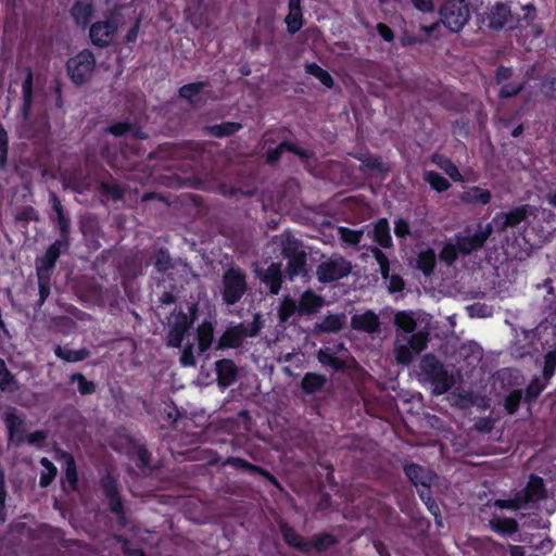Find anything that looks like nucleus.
<instances>
[{
    "label": "nucleus",
    "mask_w": 556,
    "mask_h": 556,
    "mask_svg": "<svg viewBox=\"0 0 556 556\" xmlns=\"http://www.w3.org/2000/svg\"><path fill=\"white\" fill-rule=\"evenodd\" d=\"M414 7L425 13L432 12L434 10V5L432 0H410Z\"/></svg>",
    "instance_id": "64"
},
{
    "label": "nucleus",
    "mask_w": 556,
    "mask_h": 556,
    "mask_svg": "<svg viewBox=\"0 0 556 556\" xmlns=\"http://www.w3.org/2000/svg\"><path fill=\"white\" fill-rule=\"evenodd\" d=\"M214 331L211 323L204 321L198 328L200 352L206 351L213 342Z\"/></svg>",
    "instance_id": "33"
},
{
    "label": "nucleus",
    "mask_w": 556,
    "mask_h": 556,
    "mask_svg": "<svg viewBox=\"0 0 556 556\" xmlns=\"http://www.w3.org/2000/svg\"><path fill=\"white\" fill-rule=\"evenodd\" d=\"M65 457H66L65 477H66V480L70 483V485L72 488H75L76 483H77V471H76L75 462H74L73 457L70 455H66Z\"/></svg>",
    "instance_id": "52"
},
{
    "label": "nucleus",
    "mask_w": 556,
    "mask_h": 556,
    "mask_svg": "<svg viewBox=\"0 0 556 556\" xmlns=\"http://www.w3.org/2000/svg\"><path fill=\"white\" fill-rule=\"evenodd\" d=\"M248 288L247 275L238 266L229 267L223 275L222 295L228 305L236 304L245 293Z\"/></svg>",
    "instance_id": "2"
},
{
    "label": "nucleus",
    "mask_w": 556,
    "mask_h": 556,
    "mask_svg": "<svg viewBox=\"0 0 556 556\" xmlns=\"http://www.w3.org/2000/svg\"><path fill=\"white\" fill-rule=\"evenodd\" d=\"M311 547H315L318 551L325 549L327 546L334 544V539L332 535L326 534L320 538H317L314 542H308Z\"/></svg>",
    "instance_id": "60"
},
{
    "label": "nucleus",
    "mask_w": 556,
    "mask_h": 556,
    "mask_svg": "<svg viewBox=\"0 0 556 556\" xmlns=\"http://www.w3.org/2000/svg\"><path fill=\"white\" fill-rule=\"evenodd\" d=\"M23 89V98H24V106H23V116L26 119L29 115L31 100H33V73L28 71L27 76L22 85Z\"/></svg>",
    "instance_id": "36"
},
{
    "label": "nucleus",
    "mask_w": 556,
    "mask_h": 556,
    "mask_svg": "<svg viewBox=\"0 0 556 556\" xmlns=\"http://www.w3.org/2000/svg\"><path fill=\"white\" fill-rule=\"evenodd\" d=\"M54 353L59 358L70 363L80 362L89 356V351L87 349L72 350L61 345H58L54 349Z\"/></svg>",
    "instance_id": "25"
},
{
    "label": "nucleus",
    "mask_w": 556,
    "mask_h": 556,
    "mask_svg": "<svg viewBox=\"0 0 556 556\" xmlns=\"http://www.w3.org/2000/svg\"><path fill=\"white\" fill-rule=\"evenodd\" d=\"M345 325L344 314H331L326 316L318 325L317 329L321 332H337Z\"/></svg>",
    "instance_id": "24"
},
{
    "label": "nucleus",
    "mask_w": 556,
    "mask_h": 556,
    "mask_svg": "<svg viewBox=\"0 0 556 556\" xmlns=\"http://www.w3.org/2000/svg\"><path fill=\"white\" fill-rule=\"evenodd\" d=\"M529 206L522 205L506 213L497 214L493 219V225L498 231H505L509 227L519 225L526 219Z\"/></svg>",
    "instance_id": "13"
},
{
    "label": "nucleus",
    "mask_w": 556,
    "mask_h": 556,
    "mask_svg": "<svg viewBox=\"0 0 556 556\" xmlns=\"http://www.w3.org/2000/svg\"><path fill=\"white\" fill-rule=\"evenodd\" d=\"M299 303L291 298H285L279 308L280 321H287L294 314L299 315Z\"/></svg>",
    "instance_id": "45"
},
{
    "label": "nucleus",
    "mask_w": 556,
    "mask_h": 556,
    "mask_svg": "<svg viewBox=\"0 0 556 556\" xmlns=\"http://www.w3.org/2000/svg\"><path fill=\"white\" fill-rule=\"evenodd\" d=\"M72 382H77L80 394H92L96 391V384L85 378L83 374H74L71 377Z\"/></svg>",
    "instance_id": "47"
},
{
    "label": "nucleus",
    "mask_w": 556,
    "mask_h": 556,
    "mask_svg": "<svg viewBox=\"0 0 556 556\" xmlns=\"http://www.w3.org/2000/svg\"><path fill=\"white\" fill-rule=\"evenodd\" d=\"M260 278L266 286H268L269 291L273 294H277L282 281L280 265L276 263L270 264L268 268L260 275Z\"/></svg>",
    "instance_id": "18"
},
{
    "label": "nucleus",
    "mask_w": 556,
    "mask_h": 556,
    "mask_svg": "<svg viewBox=\"0 0 556 556\" xmlns=\"http://www.w3.org/2000/svg\"><path fill=\"white\" fill-rule=\"evenodd\" d=\"M279 245L281 247V253L285 257L289 258L302 254L300 245L296 239L290 235H281L279 237Z\"/></svg>",
    "instance_id": "31"
},
{
    "label": "nucleus",
    "mask_w": 556,
    "mask_h": 556,
    "mask_svg": "<svg viewBox=\"0 0 556 556\" xmlns=\"http://www.w3.org/2000/svg\"><path fill=\"white\" fill-rule=\"evenodd\" d=\"M433 163L438 165L445 174L454 181H462L463 177L457 166L450 160L442 155H434Z\"/></svg>",
    "instance_id": "32"
},
{
    "label": "nucleus",
    "mask_w": 556,
    "mask_h": 556,
    "mask_svg": "<svg viewBox=\"0 0 556 556\" xmlns=\"http://www.w3.org/2000/svg\"><path fill=\"white\" fill-rule=\"evenodd\" d=\"M60 256V243H53L46 254L37 262V276L50 277L51 270L55 266V262Z\"/></svg>",
    "instance_id": "16"
},
{
    "label": "nucleus",
    "mask_w": 556,
    "mask_h": 556,
    "mask_svg": "<svg viewBox=\"0 0 556 556\" xmlns=\"http://www.w3.org/2000/svg\"><path fill=\"white\" fill-rule=\"evenodd\" d=\"M490 26L493 28H502L504 26L515 27L514 15L509 8L505 4H496L489 15Z\"/></svg>",
    "instance_id": "14"
},
{
    "label": "nucleus",
    "mask_w": 556,
    "mask_h": 556,
    "mask_svg": "<svg viewBox=\"0 0 556 556\" xmlns=\"http://www.w3.org/2000/svg\"><path fill=\"white\" fill-rule=\"evenodd\" d=\"M50 201H51L52 207L56 214L58 224L60 226L61 233L64 236L68 231L70 220H68V218L65 217V215L63 213V207H62L61 201L58 199L55 193L52 192L50 194Z\"/></svg>",
    "instance_id": "40"
},
{
    "label": "nucleus",
    "mask_w": 556,
    "mask_h": 556,
    "mask_svg": "<svg viewBox=\"0 0 556 556\" xmlns=\"http://www.w3.org/2000/svg\"><path fill=\"white\" fill-rule=\"evenodd\" d=\"M325 304V300L313 291H305L299 301V315L317 313Z\"/></svg>",
    "instance_id": "17"
},
{
    "label": "nucleus",
    "mask_w": 556,
    "mask_h": 556,
    "mask_svg": "<svg viewBox=\"0 0 556 556\" xmlns=\"http://www.w3.org/2000/svg\"><path fill=\"white\" fill-rule=\"evenodd\" d=\"M170 266V257L166 251H159L155 256V267L159 271H165Z\"/></svg>",
    "instance_id": "56"
},
{
    "label": "nucleus",
    "mask_w": 556,
    "mask_h": 556,
    "mask_svg": "<svg viewBox=\"0 0 556 556\" xmlns=\"http://www.w3.org/2000/svg\"><path fill=\"white\" fill-rule=\"evenodd\" d=\"M96 58L89 50H83L67 61V72L71 79L77 84L86 83L93 74Z\"/></svg>",
    "instance_id": "9"
},
{
    "label": "nucleus",
    "mask_w": 556,
    "mask_h": 556,
    "mask_svg": "<svg viewBox=\"0 0 556 556\" xmlns=\"http://www.w3.org/2000/svg\"><path fill=\"white\" fill-rule=\"evenodd\" d=\"M421 371L433 384L435 394H443L454 384V379L444 369L443 365L432 355H426L420 362Z\"/></svg>",
    "instance_id": "4"
},
{
    "label": "nucleus",
    "mask_w": 556,
    "mask_h": 556,
    "mask_svg": "<svg viewBox=\"0 0 556 556\" xmlns=\"http://www.w3.org/2000/svg\"><path fill=\"white\" fill-rule=\"evenodd\" d=\"M280 529L283 539L289 545L298 547L304 552H307L311 548V544L307 542H302L301 538L290 527L282 525Z\"/></svg>",
    "instance_id": "37"
},
{
    "label": "nucleus",
    "mask_w": 556,
    "mask_h": 556,
    "mask_svg": "<svg viewBox=\"0 0 556 556\" xmlns=\"http://www.w3.org/2000/svg\"><path fill=\"white\" fill-rule=\"evenodd\" d=\"M317 358L324 366H329L334 370H341L344 368V363L337 358L329 348L320 349L317 353Z\"/></svg>",
    "instance_id": "38"
},
{
    "label": "nucleus",
    "mask_w": 556,
    "mask_h": 556,
    "mask_svg": "<svg viewBox=\"0 0 556 556\" xmlns=\"http://www.w3.org/2000/svg\"><path fill=\"white\" fill-rule=\"evenodd\" d=\"M48 438V431L46 430H37L35 432L26 434V441L27 443L31 445H41V443Z\"/></svg>",
    "instance_id": "59"
},
{
    "label": "nucleus",
    "mask_w": 556,
    "mask_h": 556,
    "mask_svg": "<svg viewBox=\"0 0 556 556\" xmlns=\"http://www.w3.org/2000/svg\"><path fill=\"white\" fill-rule=\"evenodd\" d=\"M118 27L119 21L115 16L93 23L89 28V37L92 45L99 48L109 47L113 42Z\"/></svg>",
    "instance_id": "10"
},
{
    "label": "nucleus",
    "mask_w": 556,
    "mask_h": 556,
    "mask_svg": "<svg viewBox=\"0 0 556 556\" xmlns=\"http://www.w3.org/2000/svg\"><path fill=\"white\" fill-rule=\"evenodd\" d=\"M462 199L468 203L486 204L491 200V193L485 189L472 187L464 192Z\"/></svg>",
    "instance_id": "30"
},
{
    "label": "nucleus",
    "mask_w": 556,
    "mask_h": 556,
    "mask_svg": "<svg viewBox=\"0 0 556 556\" xmlns=\"http://www.w3.org/2000/svg\"><path fill=\"white\" fill-rule=\"evenodd\" d=\"M38 287H39L40 304H42L50 294V277L38 276Z\"/></svg>",
    "instance_id": "55"
},
{
    "label": "nucleus",
    "mask_w": 556,
    "mask_h": 556,
    "mask_svg": "<svg viewBox=\"0 0 556 556\" xmlns=\"http://www.w3.org/2000/svg\"><path fill=\"white\" fill-rule=\"evenodd\" d=\"M258 330L260 328L256 325V321L251 327L240 324L227 329L222 336L219 344L225 348H237L241 345L247 337L256 336Z\"/></svg>",
    "instance_id": "11"
},
{
    "label": "nucleus",
    "mask_w": 556,
    "mask_h": 556,
    "mask_svg": "<svg viewBox=\"0 0 556 556\" xmlns=\"http://www.w3.org/2000/svg\"><path fill=\"white\" fill-rule=\"evenodd\" d=\"M241 129V124L235 122H225L218 125L206 127V132L213 137L222 138L232 135Z\"/></svg>",
    "instance_id": "27"
},
{
    "label": "nucleus",
    "mask_w": 556,
    "mask_h": 556,
    "mask_svg": "<svg viewBox=\"0 0 556 556\" xmlns=\"http://www.w3.org/2000/svg\"><path fill=\"white\" fill-rule=\"evenodd\" d=\"M405 473L415 485H420V497L425 501L430 511L437 515L438 506L430 497L429 486L437 479L435 475L426 468L410 464L405 467Z\"/></svg>",
    "instance_id": "8"
},
{
    "label": "nucleus",
    "mask_w": 556,
    "mask_h": 556,
    "mask_svg": "<svg viewBox=\"0 0 556 556\" xmlns=\"http://www.w3.org/2000/svg\"><path fill=\"white\" fill-rule=\"evenodd\" d=\"M225 464L226 465H231V466H233L235 468H238V469L249 470L251 472L265 473L263 469H261L257 466L252 465V464L248 463L247 460H244L242 458H239V457H228L226 459Z\"/></svg>",
    "instance_id": "48"
},
{
    "label": "nucleus",
    "mask_w": 556,
    "mask_h": 556,
    "mask_svg": "<svg viewBox=\"0 0 556 556\" xmlns=\"http://www.w3.org/2000/svg\"><path fill=\"white\" fill-rule=\"evenodd\" d=\"M458 254H460V252L453 238L444 243L443 249L440 251V260L447 265H452L456 261Z\"/></svg>",
    "instance_id": "41"
},
{
    "label": "nucleus",
    "mask_w": 556,
    "mask_h": 556,
    "mask_svg": "<svg viewBox=\"0 0 556 556\" xmlns=\"http://www.w3.org/2000/svg\"><path fill=\"white\" fill-rule=\"evenodd\" d=\"M4 424L9 432V441L18 446L26 441V425L22 416L14 410L4 414Z\"/></svg>",
    "instance_id": "12"
},
{
    "label": "nucleus",
    "mask_w": 556,
    "mask_h": 556,
    "mask_svg": "<svg viewBox=\"0 0 556 556\" xmlns=\"http://www.w3.org/2000/svg\"><path fill=\"white\" fill-rule=\"evenodd\" d=\"M521 401V391L515 390L505 399V408L509 414L516 412Z\"/></svg>",
    "instance_id": "53"
},
{
    "label": "nucleus",
    "mask_w": 556,
    "mask_h": 556,
    "mask_svg": "<svg viewBox=\"0 0 556 556\" xmlns=\"http://www.w3.org/2000/svg\"><path fill=\"white\" fill-rule=\"evenodd\" d=\"M305 72L316 77L325 87L331 88L333 86V79L331 75L316 63L306 64Z\"/></svg>",
    "instance_id": "35"
},
{
    "label": "nucleus",
    "mask_w": 556,
    "mask_h": 556,
    "mask_svg": "<svg viewBox=\"0 0 556 556\" xmlns=\"http://www.w3.org/2000/svg\"><path fill=\"white\" fill-rule=\"evenodd\" d=\"M437 264V254L433 249H426L418 253L416 258V267L425 275L432 274Z\"/></svg>",
    "instance_id": "23"
},
{
    "label": "nucleus",
    "mask_w": 556,
    "mask_h": 556,
    "mask_svg": "<svg viewBox=\"0 0 556 556\" xmlns=\"http://www.w3.org/2000/svg\"><path fill=\"white\" fill-rule=\"evenodd\" d=\"M364 235V229H350L348 227H339L338 236L348 245H357Z\"/></svg>",
    "instance_id": "39"
},
{
    "label": "nucleus",
    "mask_w": 556,
    "mask_h": 556,
    "mask_svg": "<svg viewBox=\"0 0 556 556\" xmlns=\"http://www.w3.org/2000/svg\"><path fill=\"white\" fill-rule=\"evenodd\" d=\"M374 256L379 264L381 276L384 279L389 278V260L387 255L380 251L379 249L375 248L372 249Z\"/></svg>",
    "instance_id": "51"
},
{
    "label": "nucleus",
    "mask_w": 556,
    "mask_h": 556,
    "mask_svg": "<svg viewBox=\"0 0 556 556\" xmlns=\"http://www.w3.org/2000/svg\"><path fill=\"white\" fill-rule=\"evenodd\" d=\"M177 321V324L170 329L168 333V345L173 348H177L180 345L185 332L188 329L187 316L181 315Z\"/></svg>",
    "instance_id": "26"
},
{
    "label": "nucleus",
    "mask_w": 556,
    "mask_h": 556,
    "mask_svg": "<svg viewBox=\"0 0 556 556\" xmlns=\"http://www.w3.org/2000/svg\"><path fill=\"white\" fill-rule=\"evenodd\" d=\"M72 15L76 24L85 28L93 16V7L85 1L77 2L72 9Z\"/></svg>",
    "instance_id": "22"
},
{
    "label": "nucleus",
    "mask_w": 556,
    "mask_h": 556,
    "mask_svg": "<svg viewBox=\"0 0 556 556\" xmlns=\"http://www.w3.org/2000/svg\"><path fill=\"white\" fill-rule=\"evenodd\" d=\"M204 86L205 84L202 81L185 85L180 88L179 94L181 98L191 100L195 94H198L203 89Z\"/></svg>",
    "instance_id": "50"
},
{
    "label": "nucleus",
    "mask_w": 556,
    "mask_h": 556,
    "mask_svg": "<svg viewBox=\"0 0 556 556\" xmlns=\"http://www.w3.org/2000/svg\"><path fill=\"white\" fill-rule=\"evenodd\" d=\"M544 497L543 480L539 477H531L525 490V495H518L513 500H498L494 505L498 508L518 510L528 503H534Z\"/></svg>",
    "instance_id": "7"
},
{
    "label": "nucleus",
    "mask_w": 556,
    "mask_h": 556,
    "mask_svg": "<svg viewBox=\"0 0 556 556\" xmlns=\"http://www.w3.org/2000/svg\"><path fill=\"white\" fill-rule=\"evenodd\" d=\"M492 233V225L478 224L475 227H467L464 231L454 237L460 254H470L483 247Z\"/></svg>",
    "instance_id": "5"
},
{
    "label": "nucleus",
    "mask_w": 556,
    "mask_h": 556,
    "mask_svg": "<svg viewBox=\"0 0 556 556\" xmlns=\"http://www.w3.org/2000/svg\"><path fill=\"white\" fill-rule=\"evenodd\" d=\"M490 526L492 530L503 534H510L518 530L517 522L510 518L494 517L490 520Z\"/></svg>",
    "instance_id": "34"
},
{
    "label": "nucleus",
    "mask_w": 556,
    "mask_h": 556,
    "mask_svg": "<svg viewBox=\"0 0 556 556\" xmlns=\"http://www.w3.org/2000/svg\"><path fill=\"white\" fill-rule=\"evenodd\" d=\"M394 233L399 238H405L407 235H409L408 223L403 218L396 219L394 223Z\"/></svg>",
    "instance_id": "61"
},
{
    "label": "nucleus",
    "mask_w": 556,
    "mask_h": 556,
    "mask_svg": "<svg viewBox=\"0 0 556 556\" xmlns=\"http://www.w3.org/2000/svg\"><path fill=\"white\" fill-rule=\"evenodd\" d=\"M216 371L219 384L226 387L231 384L237 377V368L232 361L222 359L216 363Z\"/></svg>",
    "instance_id": "19"
},
{
    "label": "nucleus",
    "mask_w": 556,
    "mask_h": 556,
    "mask_svg": "<svg viewBox=\"0 0 556 556\" xmlns=\"http://www.w3.org/2000/svg\"><path fill=\"white\" fill-rule=\"evenodd\" d=\"M109 131L117 137L126 134H131L134 137H139L137 129L127 123H116L109 128Z\"/></svg>",
    "instance_id": "49"
},
{
    "label": "nucleus",
    "mask_w": 556,
    "mask_h": 556,
    "mask_svg": "<svg viewBox=\"0 0 556 556\" xmlns=\"http://www.w3.org/2000/svg\"><path fill=\"white\" fill-rule=\"evenodd\" d=\"M396 326L394 341V356L399 364L408 365L428 345L429 332L417 331V320L412 312H399L395 314Z\"/></svg>",
    "instance_id": "1"
},
{
    "label": "nucleus",
    "mask_w": 556,
    "mask_h": 556,
    "mask_svg": "<svg viewBox=\"0 0 556 556\" xmlns=\"http://www.w3.org/2000/svg\"><path fill=\"white\" fill-rule=\"evenodd\" d=\"M351 270L350 261L340 254H332L318 265L316 276L320 282H332L346 277Z\"/></svg>",
    "instance_id": "6"
},
{
    "label": "nucleus",
    "mask_w": 556,
    "mask_h": 556,
    "mask_svg": "<svg viewBox=\"0 0 556 556\" xmlns=\"http://www.w3.org/2000/svg\"><path fill=\"white\" fill-rule=\"evenodd\" d=\"M374 241H376L382 248H390L392 245V239L390 236V227L389 223L386 218L379 219L371 231Z\"/></svg>",
    "instance_id": "20"
},
{
    "label": "nucleus",
    "mask_w": 556,
    "mask_h": 556,
    "mask_svg": "<svg viewBox=\"0 0 556 556\" xmlns=\"http://www.w3.org/2000/svg\"><path fill=\"white\" fill-rule=\"evenodd\" d=\"M523 88V85L522 84H517V85H504L502 88H501V91H500V96L502 98H509V97H513V96H516L518 94Z\"/></svg>",
    "instance_id": "62"
},
{
    "label": "nucleus",
    "mask_w": 556,
    "mask_h": 556,
    "mask_svg": "<svg viewBox=\"0 0 556 556\" xmlns=\"http://www.w3.org/2000/svg\"><path fill=\"white\" fill-rule=\"evenodd\" d=\"M352 327L356 330L374 333L380 327L379 317L371 311L352 317Z\"/></svg>",
    "instance_id": "15"
},
{
    "label": "nucleus",
    "mask_w": 556,
    "mask_h": 556,
    "mask_svg": "<svg viewBox=\"0 0 556 556\" xmlns=\"http://www.w3.org/2000/svg\"><path fill=\"white\" fill-rule=\"evenodd\" d=\"M556 367V354L555 352H548L544 359V376L548 379L553 376Z\"/></svg>",
    "instance_id": "57"
},
{
    "label": "nucleus",
    "mask_w": 556,
    "mask_h": 556,
    "mask_svg": "<svg viewBox=\"0 0 556 556\" xmlns=\"http://www.w3.org/2000/svg\"><path fill=\"white\" fill-rule=\"evenodd\" d=\"M40 464L43 467V470L40 475L39 483H40V486L46 488L55 478L58 470H56V467L46 457H42L40 459Z\"/></svg>",
    "instance_id": "43"
},
{
    "label": "nucleus",
    "mask_w": 556,
    "mask_h": 556,
    "mask_svg": "<svg viewBox=\"0 0 556 556\" xmlns=\"http://www.w3.org/2000/svg\"><path fill=\"white\" fill-rule=\"evenodd\" d=\"M285 151L292 152L303 160L311 157L309 151H306V150H304L300 147H296L292 143L283 142V143L279 144L276 149L268 152V154H267L268 162L273 163V162L278 161Z\"/></svg>",
    "instance_id": "21"
},
{
    "label": "nucleus",
    "mask_w": 556,
    "mask_h": 556,
    "mask_svg": "<svg viewBox=\"0 0 556 556\" xmlns=\"http://www.w3.org/2000/svg\"><path fill=\"white\" fill-rule=\"evenodd\" d=\"M103 490L105 496L109 500L111 510L114 513H118L122 508V503L118 497V491L115 482L112 479L108 478L103 482Z\"/></svg>",
    "instance_id": "28"
},
{
    "label": "nucleus",
    "mask_w": 556,
    "mask_h": 556,
    "mask_svg": "<svg viewBox=\"0 0 556 556\" xmlns=\"http://www.w3.org/2000/svg\"><path fill=\"white\" fill-rule=\"evenodd\" d=\"M0 389L3 391H13L17 389L13 375L9 371L2 359H0Z\"/></svg>",
    "instance_id": "46"
},
{
    "label": "nucleus",
    "mask_w": 556,
    "mask_h": 556,
    "mask_svg": "<svg viewBox=\"0 0 556 556\" xmlns=\"http://www.w3.org/2000/svg\"><path fill=\"white\" fill-rule=\"evenodd\" d=\"M180 363L185 367H192L195 366V357L193 354V346L188 345L182 351V354L180 356Z\"/></svg>",
    "instance_id": "58"
},
{
    "label": "nucleus",
    "mask_w": 556,
    "mask_h": 556,
    "mask_svg": "<svg viewBox=\"0 0 556 556\" xmlns=\"http://www.w3.org/2000/svg\"><path fill=\"white\" fill-rule=\"evenodd\" d=\"M424 179L439 192L447 190L451 186L446 178L433 170L425 172Z\"/></svg>",
    "instance_id": "42"
},
{
    "label": "nucleus",
    "mask_w": 556,
    "mask_h": 556,
    "mask_svg": "<svg viewBox=\"0 0 556 556\" xmlns=\"http://www.w3.org/2000/svg\"><path fill=\"white\" fill-rule=\"evenodd\" d=\"M305 274V254L302 253L296 256L289 257L288 262V275L290 278H294Z\"/></svg>",
    "instance_id": "44"
},
{
    "label": "nucleus",
    "mask_w": 556,
    "mask_h": 556,
    "mask_svg": "<svg viewBox=\"0 0 556 556\" xmlns=\"http://www.w3.org/2000/svg\"><path fill=\"white\" fill-rule=\"evenodd\" d=\"M286 23L289 31H298L302 27V13L289 11L288 16L286 17Z\"/></svg>",
    "instance_id": "54"
},
{
    "label": "nucleus",
    "mask_w": 556,
    "mask_h": 556,
    "mask_svg": "<svg viewBox=\"0 0 556 556\" xmlns=\"http://www.w3.org/2000/svg\"><path fill=\"white\" fill-rule=\"evenodd\" d=\"M441 22L452 31L458 33L470 20V10L465 0H445L440 8Z\"/></svg>",
    "instance_id": "3"
},
{
    "label": "nucleus",
    "mask_w": 556,
    "mask_h": 556,
    "mask_svg": "<svg viewBox=\"0 0 556 556\" xmlns=\"http://www.w3.org/2000/svg\"><path fill=\"white\" fill-rule=\"evenodd\" d=\"M326 383V378L323 375L307 372L302 379V388L307 394L319 391Z\"/></svg>",
    "instance_id": "29"
},
{
    "label": "nucleus",
    "mask_w": 556,
    "mask_h": 556,
    "mask_svg": "<svg viewBox=\"0 0 556 556\" xmlns=\"http://www.w3.org/2000/svg\"><path fill=\"white\" fill-rule=\"evenodd\" d=\"M376 28L378 34L383 38V40H386L387 42H391L393 40L394 34L388 25L379 23L377 24Z\"/></svg>",
    "instance_id": "63"
}]
</instances>
